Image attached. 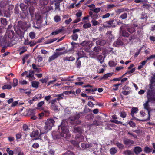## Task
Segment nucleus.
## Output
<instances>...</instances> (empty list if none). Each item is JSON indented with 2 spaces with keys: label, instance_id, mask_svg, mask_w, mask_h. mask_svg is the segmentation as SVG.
I'll use <instances>...</instances> for the list:
<instances>
[{
  "label": "nucleus",
  "instance_id": "864d4df0",
  "mask_svg": "<svg viewBox=\"0 0 155 155\" xmlns=\"http://www.w3.org/2000/svg\"><path fill=\"white\" fill-rule=\"evenodd\" d=\"M58 39V38H55L52 39L48 40L47 41L48 44L51 43L57 40Z\"/></svg>",
  "mask_w": 155,
  "mask_h": 155
},
{
  "label": "nucleus",
  "instance_id": "13d9d810",
  "mask_svg": "<svg viewBox=\"0 0 155 155\" xmlns=\"http://www.w3.org/2000/svg\"><path fill=\"white\" fill-rule=\"evenodd\" d=\"M113 90L114 91H117L118 90L119 87L117 84H115L112 86Z\"/></svg>",
  "mask_w": 155,
  "mask_h": 155
},
{
  "label": "nucleus",
  "instance_id": "338daca9",
  "mask_svg": "<svg viewBox=\"0 0 155 155\" xmlns=\"http://www.w3.org/2000/svg\"><path fill=\"white\" fill-rule=\"evenodd\" d=\"M82 15V12H77L76 14V15L78 18H79Z\"/></svg>",
  "mask_w": 155,
  "mask_h": 155
},
{
  "label": "nucleus",
  "instance_id": "412c9836",
  "mask_svg": "<svg viewBox=\"0 0 155 155\" xmlns=\"http://www.w3.org/2000/svg\"><path fill=\"white\" fill-rule=\"evenodd\" d=\"M123 154L124 155H133L134 153L131 150H126L123 151Z\"/></svg>",
  "mask_w": 155,
  "mask_h": 155
},
{
  "label": "nucleus",
  "instance_id": "bb28decb",
  "mask_svg": "<svg viewBox=\"0 0 155 155\" xmlns=\"http://www.w3.org/2000/svg\"><path fill=\"white\" fill-rule=\"evenodd\" d=\"M148 101L152 103H155V95H153L151 97H148Z\"/></svg>",
  "mask_w": 155,
  "mask_h": 155
},
{
  "label": "nucleus",
  "instance_id": "4468645a",
  "mask_svg": "<svg viewBox=\"0 0 155 155\" xmlns=\"http://www.w3.org/2000/svg\"><path fill=\"white\" fill-rule=\"evenodd\" d=\"M154 90L148 89L147 91V97L148 99V97H151L153 96Z\"/></svg>",
  "mask_w": 155,
  "mask_h": 155
},
{
  "label": "nucleus",
  "instance_id": "c9c22d12",
  "mask_svg": "<svg viewBox=\"0 0 155 155\" xmlns=\"http://www.w3.org/2000/svg\"><path fill=\"white\" fill-rule=\"evenodd\" d=\"M113 74V73H108L105 74L103 76V78H104V80L108 78L111 77Z\"/></svg>",
  "mask_w": 155,
  "mask_h": 155
},
{
  "label": "nucleus",
  "instance_id": "cd10ccee",
  "mask_svg": "<svg viewBox=\"0 0 155 155\" xmlns=\"http://www.w3.org/2000/svg\"><path fill=\"white\" fill-rule=\"evenodd\" d=\"M138 111V108L136 107H133L130 113L131 115L133 117L134 113H137Z\"/></svg>",
  "mask_w": 155,
  "mask_h": 155
},
{
  "label": "nucleus",
  "instance_id": "f03ea898",
  "mask_svg": "<svg viewBox=\"0 0 155 155\" xmlns=\"http://www.w3.org/2000/svg\"><path fill=\"white\" fill-rule=\"evenodd\" d=\"M58 131L62 137L66 138L70 137L68 124L66 120H62L61 125L58 126Z\"/></svg>",
  "mask_w": 155,
  "mask_h": 155
},
{
  "label": "nucleus",
  "instance_id": "f704fd0d",
  "mask_svg": "<svg viewBox=\"0 0 155 155\" xmlns=\"http://www.w3.org/2000/svg\"><path fill=\"white\" fill-rule=\"evenodd\" d=\"M79 58H77L76 62V65L77 68H80L81 67V61L79 60Z\"/></svg>",
  "mask_w": 155,
  "mask_h": 155
},
{
  "label": "nucleus",
  "instance_id": "a211bd4d",
  "mask_svg": "<svg viewBox=\"0 0 155 155\" xmlns=\"http://www.w3.org/2000/svg\"><path fill=\"white\" fill-rule=\"evenodd\" d=\"M39 134V132L38 130L33 131L30 134V137H34L38 136Z\"/></svg>",
  "mask_w": 155,
  "mask_h": 155
},
{
  "label": "nucleus",
  "instance_id": "2eb2a0df",
  "mask_svg": "<svg viewBox=\"0 0 155 155\" xmlns=\"http://www.w3.org/2000/svg\"><path fill=\"white\" fill-rule=\"evenodd\" d=\"M42 98V95L41 94H38L32 98L33 101H36L38 99H40Z\"/></svg>",
  "mask_w": 155,
  "mask_h": 155
},
{
  "label": "nucleus",
  "instance_id": "473e14b6",
  "mask_svg": "<svg viewBox=\"0 0 155 155\" xmlns=\"http://www.w3.org/2000/svg\"><path fill=\"white\" fill-rule=\"evenodd\" d=\"M35 73L34 71H29V74L28 75H27L26 77L27 78H32L34 77V74Z\"/></svg>",
  "mask_w": 155,
  "mask_h": 155
},
{
  "label": "nucleus",
  "instance_id": "c85d7f7f",
  "mask_svg": "<svg viewBox=\"0 0 155 155\" xmlns=\"http://www.w3.org/2000/svg\"><path fill=\"white\" fill-rule=\"evenodd\" d=\"M8 4V2L7 1H3L0 2V7L1 8L5 7Z\"/></svg>",
  "mask_w": 155,
  "mask_h": 155
},
{
  "label": "nucleus",
  "instance_id": "09e8293b",
  "mask_svg": "<svg viewBox=\"0 0 155 155\" xmlns=\"http://www.w3.org/2000/svg\"><path fill=\"white\" fill-rule=\"evenodd\" d=\"M91 18L93 19V20L97 19L99 18L98 14L97 13H94Z\"/></svg>",
  "mask_w": 155,
  "mask_h": 155
},
{
  "label": "nucleus",
  "instance_id": "b1692460",
  "mask_svg": "<svg viewBox=\"0 0 155 155\" xmlns=\"http://www.w3.org/2000/svg\"><path fill=\"white\" fill-rule=\"evenodd\" d=\"M39 82L36 81H33L31 82L32 86L34 88H37L38 87Z\"/></svg>",
  "mask_w": 155,
  "mask_h": 155
},
{
  "label": "nucleus",
  "instance_id": "7ed1b4c3",
  "mask_svg": "<svg viewBox=\"0 0 155 155\" xmlns=\"http://www.w3.org/2000/svg\"><path fill=\"white\" fill-rule=\"evenodd\" d=\"M127 31L132 33L135 31V29L133 27L128 26L127 25L125 24L120 27V32L123 36L128 37L129 36L130 34Z\"/></svg>",
  "mask_w": 155,
  "mask_h": 155
},
{
  "label": "nucleus",
  "instance_id": "f8f14e48",
  "mask_svg": "<svg viewBox=\"0 0 155 155\" xmlns=\"http://www.w3.org/2000/svg\"><path fill=\"white\" fill-rule=\"evenodd\" d=\"M106 41L105 40H99L96 41V44L97 45L101 46H104L106 43Z\"/></svg>",
  "mask_w": 155,
  "mask_h": 155
},
{
  "label": "nucleus",
  "instance_id": "9d476101",
  "mask_svg": "<svg viewBox=\"0 0 155 155\" xmlns=\"http://www.w3.org/2000/svg\"><path fill=\"white\" fill-rule=\"evenodd\" d=\"M3 46L2 47V49L1 50V52L2 53H3L5 52V49L8 47L10 46V42L8 40L5 42V44L3 45Z\"/></svg>",
  "mask_w": 155,
  "mask_h": 155
},
{
  "label": "nucleus",
  "instance_id": "e433bc0d",
  "mask_svg": "<svg viewBox=\"0 0 155 155\" xmlns=\"http://www.w3.org/2000/svg\"><path fill=\"white\" fill-rule=\"evenodd\" d=\"M78 35L77 34H73L71 36L72 39L74 41L77 40L78 38Z\"/></svg>",
  "mask_w": 155,
  "mask_h": 155
},
{
  "label": "nucleus",
  "instance_id": "c756f323",
  "mask_svg": "<svg viewBox=\"0 0 155 155\" xmlns=\"http://www.w3.org/2000/svg\"><path fill=\"white\" fill-rule=\"evenodd\" d=\"M110 153L111 155L115 154L117 151V149L115 148H112L110 149Z\"/></svg>",
  "mask_w": 155,
  "mask_h": 155
},
{
  "label": "nucleus",
  "instance_id": "dca6fc26",
  "mask_svg": "<svg viewBox=\"0 0 155 155\" xmlns=\"http://www.w3.org/2000/svg\"><path fill=\"white\" fill-rule=\"evenodd\" d=\"M20 149L18 147H16L14 151L10 150V155H13L14 153L16 154L20 152Z\"/></svg>",
  "mask_w": 155,
  "mask_h": 155
},
{
  "label": "nucleus",
  "instance_id": "a18cd8bd",
  "mask_svg": "<svg viewBox=\"0 0 155 155\" xmlns=\"http://www.w3.org/2000/svg\"><path fill=\"white\" fill-rule=\"evenodd\" d=\"M116 144L120 149H123L124 147V145L123 144L121 143L118 142L116 143Z\"/></svg>",
  "mask_w": 155,
  "mask_h": 155
},
{
  "label": "nucleus",
  "instance_id": "4be33fe9",
  "mask_svg": "<svg viewBox=\"0 0 155 155\" xmlns=\"http://www.w3.org/2000/svg\"><path fill=\"white\" fill-rule=\"evenodd\" d=\"M29 11L31 16L32 17L34 15L35 8L33 6H30L29 8Z\"/></svg>",
  "mask_w": 155,
  "mask_h": 155
},
{
  "label": "nucleus",
  "instance_id": "052dcab7",
  "mask_svg": "<svg viewBox=\"0 0 155 155\" xmlns=\"http://www.w3.org/2000/svg\"><path fill=\"white\" fill-rule=\"evenodd\" d=\"M21 135L20 133H18L16 135V137L17 140L19 139L21 140Z\"/></svg>",
  "mask_w": 155,
  "mask_h": 155
},
{
  "label": "nucleus",
  "instance_id": "e2e57ef3",
  "mask_svg": "<svg viewBox=\"0 0 155 155\" xmlns=\"http://www.w3.org/2000/svg\"><path fill=\"white\" fill-rule=\"evenodd\" d=\"M32 147L36 149L38 148L39 147V145L38 143H34L32 146Z\"/></svg>",
  "mask_w": 155,
  "mask_h": 155
},
{
  "label": "nucleus",
  "instance_id": "7c9ffc66",
  "mask_svg": "<svg viewBox=\"0 0 155 155\" xmlns=\"http://www.w3.org/2000/svg\"><path fill=\"white\" fill-rule=\"evenodd\" d=\"M93 124L96 126L101 125L102 122L98 120H94L93 122Z\"/></svg>",
  "mask_w": 155,
  "mask_h": 155
},
{
  "label": "nucleus",
  "instance_id": "4c0bfd02",
  "mask_svg": "<svg viewBox=\"0 0 155 155\" xmlns=\"http://www.w3.org/2000/svg\"><path fill=\"white\" fill-rule=\"evenodd\" d=\"M29 56V55L28 54H27L25 55L23 58L22 61H23V64H24L26 62V60H27L28 57Z\"/></svg>",
  "mask_w": 155,
  "mask_h": 155
},
{
  "label": "nucleus",
  "instance_id": "37998d69",
  "mask_svg": "<svg viewBox=\"0 0 155 155\" xmlns=\"http://www.w3.org/2000/svg\"><path fill=\"white\" fill-rule=\"evenodd\" d=\"M54 19L55 22H58L61 21V18L59 16L56 15L54 17Z\"/></svg>",
  "mask_w": 155,
  "mask_h": 155
},
{
  "label": "nucleus",
  "instance_id": "58836bf2",
  "mask_svg": "<svg viewBox=\"0 0 155 155\" xmlns=\"http://www.w3.org/2000/svg\"><path fill=\"white\" fill-rule=\"evenodd\" d=\"M147 14L146 13L142 12L141 14L140 19L143 20L145 19H147Z\"/></svg>",
  "mask_w": 155,
  "mask_h": 155
},
{
  "label": "nucleus",
  "instance_id": "69168bd1",
  "mask_svg": "<svg viewBox=\"0 0 155 155\" xmlns=\"http://www.w3.org/2000/svg\"><path fill=\"white\" fill-rule=\"evenodd\" d=\"M124 11L125 10L123 8L119 9L116 11V12L117 14H120V13L124 12Z\"/></svg>",
  "mask_w": 155,
  "mask_h": 155
},
{
  "label": "nucleus",
  "instance_id": "49530a36",
  "mask_svg": "<svg viewBox=\"0 0 155 155\" xmlns=\"http://www.w3.org/2000/svg\"><path fill=\"white\" fill-rule=\"evenodd\" d=\"M111 121L117 124H122L123 125H125V124H123L120 121H118L117 120H111Z\"/></svg>",
  "mask_w": 155,
  "mask_h": 155
},
{
  "label": "nucleus",
  "instance_id": "3c124183",
  "mask_svg": "<svg viewBox=\"0 0 155 155\" xmlns=\"http://www.w3.org/2000/svg\"><path fill=\"white\" fill-rule=\"evenodd\" d=\"M90 10H91L92 11H94V12H95V13L98 14V13L100 12V9L99 8H97L95 9H90Z\"/></svg>",
  "mask_w": 155,
  "mask_h": 155
},
{
  "label": "nucleus",
  "instance_id": "ea45409f",
  "mask_svg": "<svg viewBox=\"0 0 155 155\" xmlns=\"http://www.w3.org/2000/svg\"><path fill=\"white\" fill-rule=\"evenodd\" d=\"M108 64L110 67H114L117 65V63L112 61H110L109 62Z\"/></svg>",
  "mask_w": 155,
  "mask_h": 155
},
{
  "label": "nucleus",
  "instance_id": "de8ad7c7",
  "mask_svg": "<svg viewBox=\"0 0 155 155\" xmlns=\"http://www.w3.org/2000/svg\"><path fill=\"white\" fill-rule=\"evenodd\" d=\"M127 12H125L121 15L120 18L122 19H124L127 18Z\"/></svg>",
  "mask_w": 155,
  "mask_h": 155
},
{
  "label": "nucleus",
  "instance_id": "39448f33",
  "mask_svg": "<svg viewBox=\"0 0 155 155\" xmlns=\"http://www.w3.org/2000/svg\"><path fill=\"white\" fill-rule=\"evenodd\" d=\"M150 102V101H148V100L147 99V101H146V102L143 104V106L144 107V108L145 109H146L148 111V117L146 119H145L143 120H140L138 119L136 117H134V119L135 120L139 121H142L143 122H144L146 121H148L150 120V107L149 105V103Z\"/></svg>",
  "mask_w": 155,
  "mask_h": 155
},
{
  "label": "nucleus",
  "instance_id": "6ab92c4d",
  "mask_svg": "<svg viewBox=\"0 0 155 155\" xmlns=\"http://www.w3.org/2000/svg\"><path fill=\"white\" fill-rule=\"evenodd\" d=\"M152 150V149L149 148L148 146L145 147L144 148V151L146 153H151Z\"/></svg>",
  "mask_w": 155,
  "mask_h": 155
},
{
  "label": "nucleus",
  "instance_id": "20e7f679",
  "mask_svg": "<svg viewBox=\"0 0 155 155\" xmlns=\"http://www.w3.org/2000/svg\"><path fill=\"white\" fill-rule=\"evenodd\" d=\"M55 122L54 120L53 119H47L45 123V125L44 126L45 130L43 131L42 130H40V135L47 133L54 125Z\"/></svg>",
  "mask_w": 155,
  "mask_h": 155
},
{
  "label": "nucleus",
  "instance_id": "79ce46f5",
  "mask_svg": "<svg viewBox=\"0 0 155 155\" xmlns=\"http://www.w3.org/2000/svg\"><path fill=\"white\" fill-rule=\"evenodd\" d=\"M35 18L36 21L42 20V17L41 15L38 14H36L35 15Z\"/></svg>",
  "mask_w": 155,
  "mask_h": 155
},
{
  "label": "nucleus",
  "instance_id": "6e6d98bb",
  "mask_svg": "<svg viewBox=\"0 0 155 155\" xmlns=\"http://www.w3.org/2000/svg\"><path fill=\"white\" fill-rule=\"evenodd\" d=\"M61 31L62 30L61 29H59L58 30L55 31L51 33V35H57L60 32H61Z\"/></svg>",
  "mask_w": 155,
  "mask_h": 155
},
{
  "label": "nucleus",
  "instance_id": "5701e85b",
  "mask_svg": "<svg viewBox=\"0 0 155 155\" xmlns=\"http://www.w3.org/2000/svg\"><path fill=\"white\" fill-rule=\"evenodd\" d=\"M112 33V31H108L106 33V35L108 36V38L109 39L112 40L114 38V37Z\"/></svg>",
  "mask_w": 155,
  "mask_h": 155
},
{
  "label": "nucleus",
  "instance_id": "a19ab883",
  "mask_svg": "<svg viewBox=\"0 0 155 155\" xmlns=\"http://www.w3.org/2000/svg\"><path fill=\"white\" fill-rule=\"evenodd\" d=\"M91 24L90 23L84 24L83 25V28L84 29H87L91 27Z\"/></svg>",
  "mask_w": 155,
  "mask_h": 155
},
{
  "label": "nucleus",
  "instance_id": "4d7b16f0",
  "mask_svg": "<svg viewBox=\"0 0 155 155\" xmlns=\"http://www.w3.org/2000/svg\"><path fill=\"white\" fill-rule=\"evenodd\" d=\"M126 113L124 111H122L120 113V116L123 118L126 117Z\"/></svg>",
  "mask_w": 155,
  "mask_h": 155
},
{
  "label": "nucleus",
  "instance_id": "680f3d73",
  "mask_svg": "<svg viewBox=\"0 0 155 155\" xmlns=\"http://www.w3.org/2000/svg\"><path fill=\"white\" fill-rule=\"evenodd\" d=\"M18 104V101H15L12 103L11 105V107H14L16 106Z\"/></svg>",
  "mask_w": 155,
  "mask_h": 155
},
{
  "label": "nucleus",
  "instance_id": "0e129e2a",
  "mask_svg": "<svg viewBox=\"0 0 155 155\" xmlns=\"http://www.w3.org/2000/svg\"><path fill=\"white\" fill-rule=\"evenodd\" d=\"M23 130L24 131H27L29 130L28 126L26 124H24L23 126Z\"/></svg>",
  "mask_w": 155,
  "mask_h": 155
},
{
  "label": "nucleus",
  "instance_id": "f257e3e1",
  "mask_svg": "<svg viewBox=\"0 0 155 155\" xmlns=\"http://www.w3.org/2000/svg\"><path fill=\"white\" fill-rule=\"evenodd\" d=\"M14 28L15 32L21 38L24 37V31L27 29V23L24 21H19L18 25L14 26Z\"/></svg>",
  "mask_w": 155,
  "mask_h": 155
},
{
  "label": "nucleus",
  "instance_id": "393cba45",
  "mask_svg": "<svg viewBox=\"0 0 155 155\" xmlns=\"http://www.w3.org/2000/svg\"><path fill=\"white\" fill-rule=\"evenodd\" d=\"M75 60V58L73 57H66L64 58V61H74Z\"/></svg>",
  "mask_w": 155,
  "mask_h": 155
},
{
  "label": "nucleus",
  "instance_id": "423d86ee",
  "mask_svg": "<svg viewBox=\"0 0 155 155\" xmlns=\"http://www.w3.org/2000/svg\"><path fill=\"white\" fill-rule=\"evenodd\" d=\"M64 52H54L52 55L49 57L48 62H51L52 61L54 60L56 58L58 57L60 55L64 54Z\"/></svg>",
  "mask_w": 155,
  "mask_h": 155
},
{
  "label": "nucleus",
  "instance_id": "aec40b11",
  "mask_svg": "<svg viewBox=\"0 0 155 155\" xmlns=\"http://www.w3.org/2000/svg\"><path fill=\"white\" fill-rule=\"evenodd\" d=\"M78 55V57L79 59L81 58H83L84 57L85 53L84 51H80L77 53Z\"/></svg>",
  "mask_w": 155,
  "mask_h": 155
},
{
  "label": "nucleus",
  "instance_id": "bf43d9fd",
  "mask_svg": "<svg viewBox=\"0 0 155 155\" xmlns=\"http://www.w3.org/2000/svg\"><path fill=\"white\" fill-rule=\"evenodd\" d=\"M93 26H95L99 24L98 22L95 20H92L91 21Z\"/></svg>",
  "mask_w": 155,
  "mask_h": 155
},
{
  "label": "nucleus",
  "instance_id": "ddd939ff",
  "mask_svg": "<svg viewBox=\"0 0 155 155\" xmlns=\"http://www.w3.org/2000/svg\"><path fill=\"white\" fill-rule=\"evenodd\" d=\"M114 44L115 47H119L123 45V42L120 40L118 39L114 42Z\"/></svg>",
  "mask_w": 155,
  "mask_h": 155
},
{
  "label": "nucleus",
  "instance_id": "6e6552de",
  "mask_svg": "<svg viewBox=\"0 0 155 155\" xmlns=\"http://www.w3.org/2000/svg\"><path fill=\"white\" fill-rule=\"evenodd\" d=\"M123 143L125 145L130 146L134 144V141L130 139L125 138L123 140Z\"/></svg>",
  "mask_w": 155,
  "mask_h": 155
},
{
  "label": "nucleus",
  "instance_id": "72a5a7b5",
  "mask_svg": "<svg viewBox=\"0 0 155 155\" xmlns=\"http://www.w3.org/2000/svg\"><path fill=\"white\" fill-rule=\"evenodd\" d=\"M94 118V116L92 114L87 115L86 117V119L88 120H92Z\"/></svg>",
  "mask_w": 155,
  "mask_h": 155
},
{
  "label": "nucleus",
  "instance_id": "5fc2aeb1",
  "mask_svg": "<svg viewBox=\"0 0 155 155\" xmlns=\"http://www.w3.org/2000/svg\"><path fill=\"white\" fill-rule=\"evenodd\" d=\"M128 124L130 127L133 128H134L135 127L136 124L133 121H130L129 122Z\"/></svg>",
  "mask_w": 155,
  "mask_h": 155
},
{
  "label": "nucleus",
  "instance_id": "1a4fd4ad",
  "mask_svg": "<svg viewBox=\"0 0 155 155\" xmlns=\"http://www.w3.org/2000/svg\"><path fill=\"white\" fill-rule=\"evenodd\" d=\"M133 151L136 154H138L142 151V149L139 146H136L134 147Z\"/></svg>",
  "mask_w": 155,
  "mask_h": 155
},
{
  "label": "nucleus",
  "instance_id": "f3484780",
  "mask_svg": "<svg viewBox=\"0 0 155 155\" xmlns=\"http://www.w3.org/2000/svg\"><path fill=\"white\" fill-rule=\"evenodd\" d=\"M74 131L75 133H82V129L80 127L78 126H74Z\"/></svg>",
  "mask_w": 155,
  "mask_h": 155
},
{
  "label": "nucleus",
  "instance_id": "a878e982",
  "mask_svg": "<svg viewBox=\"0 0 155 155\" xmlns=\"http://www.w3.org/2000/svg\"><path fill=\"white\" fill-rule=\"evenodd\" d=\"M2 37H0V45L1 46L5 44V42L8 41L7 38L4 37L3 38L2 41H1V38Z\"/></svg>",
  "mask_w": 155,
  "mask_h": 155
},
{
  "label": "nucleus",
  "instance_id": "8fccbe9b",
  "mask_svg": "<svg viewBox=\"0 0 155 155\" xmlns=\"http://www.w3.org/2000/svg\"><path fill=\"white\" fill-rule=\"evenodd\" d=\"M30 37L31 39H33L35 37V34L34 32H31L29 33Z\"/></svg>",
  "mask_w": 155,
  "mask_h": 155
},
{
  "label": "nucleus",
  "instance_id": "9b49d317",
  "mask_svg": "<svg viewBox=\"0 0 155 155\" xmlns=\"http://www.w3.org/2000/svg\"><path fill=\"white\" fill-rule=\"evenodd\" d=\"M42 23V20L36 21V24L37 26L34 25L33 26V27L35 28L36 29H39L41 27Z\"/></svg>",
  "mask_w": 155,
  "mask_h": 155
},
{
  "label": "nucleus",
  "instance_id": "0eeeda50",
  "mask_svg": "<svg viewBox=\"0 0 155 155\" xmlns=\"http://www.w3.org/2000/svg\"><path fill=\"white\" fill-rule=\"evenodd\" d=\"M56 102L57 101L56 99H53L51 100L49 102L51 104V107L52 109L54 111H57L58 110V106L56 104Z\"/></svg>",
  "mask_w": 155,
  "mask_h": 155
},
{
  "label": "nucleus",
  "instance_id": "c03bdc74",
  "mask_svg": "<svg viewBox=\"0 0 155 155\" xmlns=\"http://www.w3.org/2000/svg\"><path fill=\"white\" fill-rule=\"evenodd\" d=\"M94 51L96 52H99L101 50V48L99 46L95 47L94 49Z\"/></svg>",
  "mask_w": 155,
  "mask_h": 155
},
{
  "label": "nucleus",
  "instance_id": "2f4dec72",
  "mask_svg": "<svg viewBox=\"0 0 155 155\" xmlns=\"http://www.w3.org/2000/svg\"><path fill=\"white\" fill-rule=\"evenodd\" d=\"M64 96V95L63 94H60L58 95H55L54 97H58L55 99L56 100V101L57 100L59 101L60 100L62 99H63V97L62 96Z\"/></svg>",
  "mask_w": 155,
  "mask_h": 155
},
{
  "label": "nucleus",
  "instance_id": "603ef678",
  "mask_svg": "<svg viewBox=\"0 0 155 155\" xmlns=\"http://www.w3.org/2000/svg\"><path fill=\"white\" fill-rule=\"evenodd\" d=\"M18 84V80L15 78L13 79V86L14 87L16 86Z\"/></svg>",
  "mask_w": 155,
  "mask_h": 155
},
{
  "label": "nucleus",
  "instance_id": "774afa93",
  "mask_svg": "<svg viewBox=\"0 0 155 155\" xmlns=\"http://www.w3.org/2000/svg\"><path fill=\"white\" fill-rule=\"evenodd\" d=\"M114 21V19H111L106 22V23L109 25H111L113 24V22Z\"/></svg>",
  "mask_w": 155,
  "mask_h": 155
}]
</instances>
